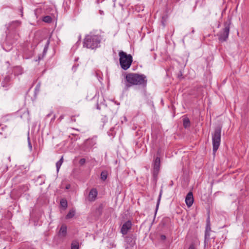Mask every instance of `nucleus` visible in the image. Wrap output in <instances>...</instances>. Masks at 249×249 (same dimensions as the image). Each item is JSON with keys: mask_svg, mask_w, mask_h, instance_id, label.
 Masks as SVG:
<instances>
[{"mask_svg": "<svg viewBox=\"0 0 249 249\" xmlns=\"http://www.w3.org/2000/svg\"><path fill=\"white\" fill-rule=\"evenodd\" d=\"M125 79L130 85H141L143 87L147 85L146 76L144 74L129 73L126 75Z\"/></svg>", "mask_w": 249, "mask_h": 249, "instance_id": "nucleus-1", "label": "nucleus"}, {"mask_svg": "<svg viewBox=\"0 0 249 249\" xmlns=\"http://www.w3.org/2000/svg\"><path fill=\"white\" fill-rule=\"evenodd\" d=\"M101 41L100 35L90 33L87 35L84 40V47L89 49H94L99 47Z\"/></svg>", "mask_w": 249, "mask_h": 249, "instance_id": "nucleus-2", "label": "nucleus"}, {"mask_svg": "<svg viewBox=\"0 0 249 249\" xmlns=\"http://www.w3.org/2000/svg\"><path fill=\"white\" fill-rule=\"evenodd\" d=\"M119 62L121 68L124 70H127L131 65L133 61L132 56L125 52L120 51L119 52Z\"/></svg>", "mask_w": 249, "mask_h": 249, "instance_id": "nucleus-3", "label": "nucleus"}, {"mask_svg": "<svg viewBox=\"0 0 249 249\" xmlns=\"http://www.w3.org/2000/svg\"><path fill=\"white\" fill-rule=\"evenodd\" d=\"M230 22H226L223 30L217 34L218 39L220 42L226 41L229 36Z\"/></svg>", "mask_w": 249, "mask_h": 249, "instance_id": "nucleus-4", "label": "nucleus"}, {"mask_svg": "<svg viewBox=\"0 0 249 249\" xmlns=\"http://www.w3.org/2000/svg\"><path fill=\"white\" fill-rule=\"evenodd\" d=\"M160 160L159 157L157 156L154 158L152 163V174L154 179L157 180L158 176L160 170Z\"/></svg>", "mask_w": 249, "mask_h": 249, "instance_id": "nucleus-5", "label": "nucleus"}, {"mask_svg": "<svg viewBox=\"0 0 249 249\" xmlns=\"http://www.w3.org/2000/svg\"><path fill=\"white\" fill-rule=\"evenodd\" d=\"M132 223L130 221L128 220L125 222L122 226L121 232L123 235L126 234L128 231L131 228Z\"/></svg>", "mask_w": 249, "mask_h": 249, "instance_id": "nucleus-6", "label": "nucleus"}, {"mask_svg": "<svg viewBox=\"0 0 249 249\" xmlns=\"http://www.w3.org/2000/svg\"><path fill=\"white\" fill-rule=\"evenodd\" d=\"M185 202L188 207H190L193 205L194 197L192 192H190L187 194L185 198Z\"/></svg>", "mask_w": 249, "mask_h": 249, "instance_id": "nucleus-7", "label": "nucleus"}, {"mask_svg": "<svg viewBox=\"0 0 249 249\" xmlns=\"http://www.w3.org/2000/svg\"><path fill=\"white\" fill-rule=\"evenodd\" d=\"M221 129L220 127L215 128L213 133L212 134V140H220Z\"/></svg>", "mask_w": 249, "mask_h": 249, "instance_id": "nucleus-8", "label": "nucleus"}, {"mask_svg": "<svg viewBox=\"0 0 249 249\" xmlns=\"http://www.w3.org/2000/svg\"><path fill=\"white\" fill-rule=\"evenodd\" d=\"M97 196V191L96 189H92L89 195V200L90 201H94Z\"/></svg>", "mask_w": 249, "mask_h": 249, "instance_id": "nucleus-9", "label": "nucleus"}, {"mask_svg": "<svg viewBox=\"0 0 249 249\" xmlns=\"http://www.w3.org/2000/svg\"><path fill=\"white\" fill-rule=\"evenodd\" d=\"M126 245H128L131 247H134L135 245V239L133 236H128L125 238Z\"/></svg>", "mask_w": 249, "mask_h": 249, "instance_id": "nucleus-10", "label": "nucleus"}, {"mask_svg": "<svg viewBox=\"0 0 249 249\" xmlns=\"http://www.w3.org/2000/svg\"><path fill=\"white\" fill-rule=\"evenodd\" d=\"M67 226L65 224H63L61 226L60 229L59 231V235L61 237H65L67 234Z\"/></svg>", "mask_w": 249, "mask_h": 249, "instance_id": "nucleus-11", "label": "nucleus"}, {"mask_svg": "<svg viewBox=\"0 0 249 249\" xmlns=\"http://www.w3.org/2000/svg\"><path fill=\"white\" fill-rule=\"evenodd\" d=\"M182 121L184 127L186 129L189 128L190 126V121L189 118L187 117H184Z\"/></svg>", "mask_w": 249, "mask_h": 249, "instance_id": "nucleus-12", "label": "nucleus"}, {"mask_svg": "<svg viewBox=\"0 0 249 249\" xmlns=\"http://www.w3.org/2000/svg\"><path fill=\"white\" fill-rule=\"evenodd\" d=\"M213 154L214 155L215 152L218 149L219 145H220V141H213Z\"/></svg>", "mask_w": 249, "mask_h": 249, "instance_id": "nucleus-13", "label": "nucleus"}, {"mask_svg": "<svg viewBox=\"0 0 249 249\" xmlns=\"http://www.w3.org/2000/svg\"><path fill=\"white\" fill-rule=\"evenodd\" d=\"M23 71V69L20 66H16L14 68V72L15 75H18L22 74Z\"/></svg>", "mask_w": 249, "mask_h": 249, "instance_id": "nucleus-14", "label": "nucleus"}, {"mask_svg": "<svg viewBox=\"0 0 249 249\" xmlns=\"http://www.w3.org/2000/svg\"><path fill=\"white\" fill-rule=\"evenodd\" d=\"M20 24H21L20 21H19L18 20H16V21H13L11 23H10L8 28H9V29H12L13 27H18V26H20Z\"/></svg>", "mask_w": 249, "mask_h": 249, "instance_id": "nucleus-15", "label": "nucleus"}, {"mask_svg": "<svg viewBox=\"0 0 249 249\" xmlns=\"http://www.w3.org/2000/svg\"><path fill=\"white\" fill-rule=\"evenodd\" d=\"M75 212L73 210H71L68 213V214L66 216V219H70L72 218L75 215Z\"/></svg>", "mask_w": 249, "mask_h": 249, "instance_id": "nucleus-16", "label": "nucleus"}, {"mask_svg": "<svg viewBox=\"0 0 249 249\" xmlns=\"http://www.w3.org/2000/svg\"><path fill=\"white\" fill-rule=\"evenodd\" d=\"M63 162V157L56 162V167L57 172H58L59 169Z\"/></svg>", "mask_w": 249, "mask_h": 249, "instance_id": "nucleus-17", "label": "nucleus"}, {"mask_svg": "<svg viewBox=\"0 0 249 249\" xmlns=\"http://www.w3.org/2000/svg\"><path fill=\"white\" fill-rule=\"evenodd\" d=\"M71 249H79V242L77 241H73L71 244Z\"/></svg>", "mask_w": 249, "mask_h": 249, "instance_id": "nucleus-18", "label": "nucleus"}, {"mask_svg": "<svg viewBox=\"0 0 249 249\" xmlns=\"http://www.w3.org/2000/svg\"><path fill=\"white\" fill-rule=\"evenodd\" d=\"M52 20V18L49 16H45L43 18V21L47 23H50Z\"/></svg>", "mask_w": 249, "mask_h": 249, "instance_id": "nucleus-19", "label": "nucleus"}, {"mask_svg": "<svg viewBox=\"0 0 249 249\" xmlns=\"http://www.w3.org/2000/svg\"><path fill=\"white\" fill-rule=\"evenodd\" d=\"M60 205L63 208H66L67 207V201L65 199H62L60 201Z\"/></svg>", "mask_w": 249, "mask_h": 249, "instance_id": "nucleus-20", "label": "nucleus"}, {"mask_svg": "<svg viewBox=\"0 0 249 249\" xmlns=\"http://www.w3.org/2000/svg\"><path fill=\"white\" fill-rule=\"evenodd\" d=\"M101 178L102 180H105L107 178V173L105 171H103L101 174Z\"/></svg>", "mask_w": 249, "mask_h": 249, "instance_id": "nucleus-21", "label": "nucleus"}, {"mask_svg": "<svg viewBox=\"0 0 249 249\" xmlns=\"http://www.w3.org/2000/svg\"><path fill=\"white\" fill-rule=\"evenodd\" d=\"M163 154V151L161 149L159 148L157 152L156 157L158 156L160 158Z\"/></svg>", "mask_w": 249, "mask_h": 249, "instance_id": "nucleus-22", "label": "nucleus"}, {"mask_svg": "<svg viewBox=\"0 0 249 249\" xmlns=\"http://www.w3.org/2000/svg\"><path fill=\"white\" fill-rule=\"evenodd\" d=\"M160 197H161V194L159 196V199H158V202H157V204L156 212H155V215L156 214L157 212L158 209V207H159V206L160 201Z\"/></svg>", "mask_w": 249, "mask_h": 249, "instance_id": "nucleus-23", "label": "nucleus"}, {"mask_svg": "<svg viewBox=\"0 0 249 249\" xmlns=\"http://www.w3.org/2000/svg\"><path fill=\"white\" fill-rule=\"evenodd\" d=\"M79 164L81 165H83L85 162H86V160L84 158H83V159H81L80 160H79Z\"/></svg>", "mask_w": 249, "mask_h": 249, "instance_id": "nucleus-24", "label": "nucleus"}, {"mask_svg": "<svg viewBox=\"0 0 249 249\" xmlns=\"http://www.w3.org/2000/svg\"><path fill=\"white\" fill-rule=\"evenodd\" d=\"M49 43H50V41H49V40H48L47 41L46 44L44 49V52H45L47 50Z\"/></svg>", "mask_w": 249, "mask_h": 249, "instance_id": "nucleus-25", "label": "nucleus"}, {"mask_svg": "<svg viewBox=\"0 0 249 249\" xmlns=\"http://www.w3.org/2000/svg\"><path fill=\"white\" fill-rule=\"evenodd\" d=\"M142 143V141H135V145L137 146H139V144L141 145Z\"/></svg>", "mask_w": 249, "mask_h": 249, "instance_id": "nucleus-26", "label": "nucleus"}, {"mask_svg": "<svg viewBox=\"0 0 249 249\" xmlns=\"http://www.w3.org/2000/svg\"><path fill=\"white\" fill-rule=\"evenodd\" d=\"M208 227L207 226V228H206V232H205V238H207V237H209L210 236L209 233L208 231Z\"/></svg>", "mask_w": 249, "mask_h": 249, "instance_id": "nucleus-27", "label": "nucleus"}, {"mask_svg": "<svg viewBox=\"0 0 249 249\" xmlns=\"http://www.w3.org/2000/svg\"><path fill=\"white\" fill-rule=\"evenodd\" d=\"M28 146L30 149V150L31 151L32 150V143L31 141H28Z\"/></svg>", "mask_w": 249, "mask_h": 249, "instance_id": "nucleus-28", "label": "nucleus"}, {"mask_svg": "<svg viewBox=\"0 0 249 249\" xmlns=\"http://www.w3.org/2000/svg\"><path fill=\"white\" fill-rule=\"evenodd\" d=\"M121 122H122V123H123L124 122H127L126 117L125 116H124L123 117V119L121 120Z\"/></svg>", "mask_w": 249, "mask_h": 249, "instance_id": "nucleus-29", "label": "nucleus"}, {"mask_svg": "<svg viewBox=\"0 0 249 249\" xmlns=\"http://www.w3.org/2000/svg\"><path fill=\"white\" fill-rule=\"evenodd\" d=\"M10 81V77L7 76L4 78V82H8Z\"/></svg>", "mask_w": 249, "mask_h": 249, "instance_id": "nucleus-30", "label": "nucleus"}, {"mask_svg": "<svg viewBox=\"0 0 249 249\" xmlns=\"http://www.w3.org/2000/svg\"><path fill=\"white\" fill-rule=\"evenodd\" d=\"M166 239V236L164 235H161L160 236V239L162 240H164Z\"/></svg>", "mask_w": 249, "mask_h": 249, "instance_id": "nucleus-31", "label": "nucleus"}, {"mask_svg": "<svg viewBox=\"0 0 249 249\" xmlns=\"http://www.w3.org/2000/svg\"><path fill=\"white\" fill-rule=\"evenodd\" d=\"M133 247H131L128 245H126L125 249H133Z\"/></svg>", "mask_w": 249, "mask_h": 249, "instance_id": "nucleus-32", "label": "nucleus"}, {"mask_svg": "<svg viewBox=\"0 0 249 249\" xmlns=\"http://www.w3.org/2000/svg\"><path fill=\"white\" fill-rule=\"evenodd\" d=\"M188 249H195L194 245L193 244L190 245Z\"/></svg>", "mask_w": 249, "mask_h": 249, "instance_id": "nucleus-33", "label": "nucleus"}, {"mask_svg": "<svg viewBox=\"0 0 249 249\" xmlns=\"http://www.w3.org/2000/svg\"><path fill=\"white\" fill-rule=\"evenodd\" d=\"M53 114V112H51L50 113L47 115L46 117H49Z\"/></svg>", "mask_w": 249, "mask_h": 249, "instance_id": "nucleus-34", "label": "nucleus"}, {"mask_svg": "<svg viewBox=\"0 0 249 249\" xmlns=\"http://www.w3.org/2000/svg\"><path fill=\"white\" fill-rule=\"evenodd\" d=\"M64 118V116L63 115H61L59 118H58V120H59V121H61Z\"/></svg>", "mask_w": 249, "mask_h": 249, "instance_id": "nucleus-35", "label": "nucleus"}, {"mask_svg": "<svg viewBox=\"0 0 249 249\" xmlns=\"http://www.w3.org/2000/svg\"><path fill=\"white\" fill-rule=\"evenodd\" d=\"M55 117H56L55 115H54L53 116V118L51 119V122L55 120Z\"/></svg>", "mask_w": 249, "mask_h": 249, "instance_id": "nucleus-36", "label": "nucleus"}, {"mask_svg": "<svg viewBox=\"0 0 249 249\" xmlns=\"http://www.w3.org/2000/svg\"><path fill=\"white\" fill-rule=\"evenodd\" d=\"M71 120L72 121H74V122H75V119L74 118V116L71 117Z\"/></svg>", "mask_w": 249, "mask_h": 249, "instance_id": "nucleus-37", "label": "nucleus"}, {"mask_svg": "<svg viewBox=\"0 0 249 249\" xmlns=\"http://www.w3.org/2000/svg\"><path fill=\"white\" fill-rule=\"evenodd\" d=\"M22 10H23L22 8H21V9H20V12L21 13V15L22 17L23 16V11H22Z\"/></svg>", "mask_w": 249, "mask_h": 249, "instance_id": "nucleus-38", "label": "nucleus"}, {"mask_svg": "<svg viewBox=\"0 0 249 249\" xmlns=\"http://www.w3.org/2000/svg\"><path fill=\"white\" fill-rule=\"evenodd\" d=\"M80 137H76V138H75L74 139H76V140H77L78 139H80Z\"/></svg>", "mask_w": 249, "mask_h": 249, "instance_id": "nucleus-39", "label": "nucleus"}, {"mask_svg": "<svg viewBox=\"0 0 249 249\" xmlns=\"http://www.w3.org/2000/svg\"><path fill=\"white\" fill-rule=\"evenodd\" d=\"M16 39L17 40L18 39V36H16Z\"/></svg>", "mask_w": 249, "mask_h": 249, "instance_id": "nucleus-40", "label": "nucleus"}, {"mask_svg": "<svg viewBox=\"0 0 249 249\" xmlns=\"http://www.w3.org/2000/svg\"><path fill=\"white\" fill-rule=\"evenodd\" d=\"M8 160H10V157L8 158Z\"/></svg>", "mask_w": 249, "mask_h": 249, "instance_id": "nucleus-41", "label": "nucleus"}, {"mask_svg": "<svg viewBox=\"0 0 249 249\" xmlns=\"http://www.w3.org/2000/svg\"><path fill=\"white\" fill-rule=\"evenodd\" d=\"M28 140H29V137L28 136Z\"/></svg>", "mask_w": 249, "mask_h": 249, "instance_id": "nucleus-42", "label": "nucleus"}]
</instances>
